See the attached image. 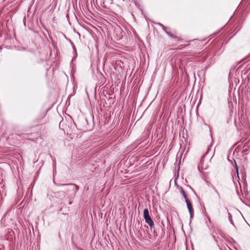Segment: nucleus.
Wrapping results in <instances>:
<instances>
[{"label":"nucleus","mask_w":250,"mask_h":250,"mask_svg":"<svg viewBox=\"0 0 250 250\" xmlns=\"http://www.w3.org/2000/svg\"><path fill=\"white\" fill-rule=\"evenodd\" d=\"M187 205V207L188 208V210L189 211V214H190V218H192L193 217L194 215V210L193 209L192 206L189 201L188 200H186L185 201Z\"/></svg>","instance_id":"f257e3e1"},{"label":"nucleus","mask_w":250,"mask_h":250,"mask_svg":"<svg viewBox=\"0 0 250 250\" xmlns=\"http://www.w3.org/2000/svg\"><path fill=\"white\" fill-rule=\"evenodd\" d=\"M58 186L69 187L72 190H74V188H75L77 189V190H78L79 189V186L73 184H59L58 185Z\"/></svg>","instance_id":"f03ea898"},{"label":"nucleus","mask_w":250,"mask_h":250,"mask_svg":"<svg viewBox=\"0 0 250 250\" xmlns=\"http://www.w3.org/2000/svg\"><path fill=\"white\" fill-rule=\"evenodd\" d=\"M145 220L146 222L150 226L151 229H152V227H154V224L150 216L146 218V219H145Z\"/></svg>","instance_id":"7ed1b4c3"},{"label":"nucleus","mask_w":250,"mask_h":250,"mask_svg":"<svg viewBox=\"0 0 250 250\" xmlns=\"http://www.w3.org/2000/svg\"><path fill=\"white\" fill-rule=\"evenodd\" d=\"M179 189L180 190V192L183 195L184 198L185 199V201H186V200H188L187 194L183 189L181 187H179Z\"/></svg>","instance_id":"20e7f679"},{"label":"nucleus","mask_w":250,"mask_h":250,"mask_svg":"<svg viewBox=\"0 0 250 250\" xmlns=\"http://www.w3.org/2000/svg\"><path fill=\"white\" fill-rule=\"evenodd\" d=\"M150 216L149 214V211L148 209L146 208L144 209V219H146V218L149 217Z\"/></svg>","instance_id":"39448f33"},{"label":"nucleus","mask_w":250,"mask_h":250,"mask_svg":"<svg viewBox=\"0 0 250 250\" xmlns=\"http://www.w3.org/2000/svg\"><path fill=\"white\" fill-rule=\"evenodd\" d=\"M166 33L171 38H177V37H176L175 36L173 35L172 34H171L170 32H167V31H166Z\"/></svg>","instance_id":"423d86ee"},{"label":"nucleus","mask_w":250,"mask_h":250,"mask_svg":"<svg viewBox=\"0 0 250 250\" xmlns=\"http://www.w3.org/2000/svg\"><path fill=\"white\" fill-rule=\"evenodd\" d=\"M65 188H64L63 190L62 191L64 193H65V192H68L70 190H72L69 187H64Z\"/></svg>","instance_id":"0eeeda50"},{"label":"nucleus","mask_w":250,"mask_h":250,"mask_svg":"<svg viewBox=\"0 0 250 250\" xmlns=\"http://www.w3.org/2000/svg\"><path fill=\"white\" fill-rule=\"evenodd\" d=\"M158 24L163 28V30L165 31V32L167 31L166 27L164 25L160 23H159Z\"/></svg>","instance_id":"6e6552de"},{"label":"nucleus","mask_w":250,"mask_h":250,"mask_svg":"<svg viewBox=\"0 0 250 250\" xmlns=\"http://www.w3.org/2000/svg\"><path fill=\"white\" fill-rule=\"evenodd\" d=\"M211 146H209L208 147V150H207V152L206 153V154H205V155H208L209 154V152L210 150H211Z\"/></svg>","instance_id":"1a4fd4ad"},{"label":"nucleus","mask_w":250,"mask_h":250,"mask_svg":"<svg viewBox=\"0 0 250 250\" xmlns=\"http://www.w3.org/2000/svg\"><path fill=\"white\" fill-rule=\"evenodd\" d=\"M234 163H235V166L236 169L237 173L238 174V167H237V165L236 164V162L235 160H234Z\"/></svg>","instance_id":"9d476101"},{"label":"nucleus","mask_w":250,"mask_h":250,"mask_svg":"<svg viewBox=\"0 0 250 250\" xmlns=\"http://www.w3.org/2000/svg\"><path fill=\"white\" fill-rule=\"evenodd\" d=\"M181 158H182V157H180V160H179V164L181 163Z\"/></svg>","instance_id":"9b49d317"},{"label":"nucleus","mask_w":250,"mask_h":250,"mask_svg":"<svg viewBox=\"0 0 250 250\" xmlns=\"http://www.w3.org/2000/svg\"><path fill=\"white\" fill-rule=\"evenodd\" d=\"M202 161H203V157H202V158H201V162H202Z\"/></svg>","instance_id":"f8f14e48"}]
</instances>
